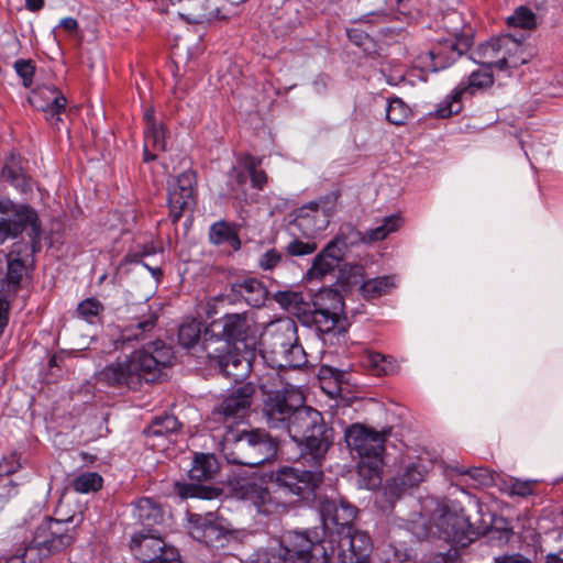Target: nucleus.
<instances>
[{
  "mask_svg": "<svg viewBox=\"0 0 563 563\" xmlns=\"http://www.w3.org/2000/svg\"><path fill=\"white\" fill-rule=\"evenodd\" d=\"M145 140L146 143H152L154 148L165 150L163 131L158 129L156 125H153V128L145 130Z\"/></svg>",
  "mask_w": 563,
  "mask_h": 563,
  "instance_id": "338daca9",
  "label": "nucleus"
},
{
  "mask_svg": "<svg viewBox=\"0 0 563 563\" xmlns=\"http://www.w3.org/2000/svg\"><path fill=\"white\" fill-rule=\"evenodd\" d=\"M35 543L44 545L45 553L63 552L76 541L78 532L73 518L66 520L46 517L35 529Z\"/></svg>",
  "mask_w": 563,
  "mask_h": 563,
  "instance_id": "ddd939ff",
  "label": "nucleus"
},
{
  "mask_svg": "<svg viewBox=\"0 0 563 563\" xmlns=\"http://www.w3.org/2000/svg\"><path fill=\"white\" fill-rule=\"evenodd\" d=\"M472 43L473 38L467 34H454L452 37L439 41L428 53L432 71L450 67L470 51Z\"/></svg>",
  "mask_w": 563,
  "mask_h": 563,
  "instance_id": "dca6fc26",
  "label": "nucleus"
},
{
  "mask_svg": "<svg viewBox=\"0 0 563 563\" xmlns=\"http://www.w3.org/2000/svg\"><path fill=\"white\" fill-rule=\"evenodd\" d=\"M29 246L24 243H13L11 251L7 254L8 271L2 276L0 271V284L7 282L9 289L18 290L21 280L26 273V257L29 256Z\"/></svg>",
  "mask_w": 563,
  "mask_h": 563,
  "instance_id": "5701e85b",
  "label": "nucleus"
},
{
  "mask_svg": "<svg viewBox=\"0 0 563 563\" xmlns=\"http://www.w3.org/2000/svg\"><path fill=\"white\" fill-rule=\"evenodd\" d=\"M181 423L174 415L164 413L156 416L143 430L146 438H162L177 432Z\"/></svg>",
  "mask_w": 563,
  "mask_h": 563,
  "instance_id": "c9c22d12",
  "label": "nucleus"
},
{
  "mask_svg": "<svg viewBox=\"0 0 563 563\" xmlns=\"http://www.w3.org/2000/svg\"><path fill=\"white\" fill-rule=\"evenodd\" d=\"M319 512L323 526L321 539H334V534L345 536L363 532L354 528L358 509L344 498L324 497L319 503Z\"/></svg>",
  "mask_w": 563,
  "mask_h": 563,
  "instance_id": "9d476101",
  "label": "nucleus"
},
{
  "mask_svg": "<svg viewBox=\"0 0 563 563\" xmlns=\"http://www.w3.org/2000/svg\"><path fill=\"white\" fill-rule=\"evenodd\" d=\"M29 229L32 252H35L41 240V223L36 211L29 205L0 200V245L9 239L18 238Z\"/></svg>",
  "mask_w": 563,
  "mask_h": 563,
  "instance_id": "6e6552de",
  "label": "nucleus"
},
{
  "mask_svg": "<svg viewBox=\"0 0 563 563\" xmlns=\"http://www.w3.org/2000/svg\"><path fill=\"white\" fill-rule=\"evenodd\" d=\"M310 319L317 331L322 335H340L345 333L349 328L346 317H342L341 314L312 310L310 312Z\"/></svg>",
  "mask_w": 563,
  "mask_h": 563,
  "instance_id": "c756f323",
  "label": "nucleus"
},
{
  "mask_svg": "<svg viewBox=\"0 0 563 563\" xmlns=\"http://www.w3.org/2000/svg\"><path fill=\"white\" fill-rule=\"evenodd\" d=\"M221 452L230 464L256 467L275 457L278 443L261 429L228 427L220 442Z\"/></svg>",
  "mask_w": 563,
  "mask_h": 563,
  "instance_id": "39448f33",
  "label": "nucleus"
},
{
  "mask_svg": "<svg viewBox=\"0 0 563 563\" xmlns=\"http://www.w3.org/2000/svg\"><path fill=\"white\" fill-rule=\"evenodd\" d=\"M200 347L206 353L209 365L214 367L218 362H222L221 360L225 357V353L229 352L231 345L222 335H213L209 331L208 324L203 330Z\"/></svg>",
  "mask_w": 563,
  "mask_h": 563,
  "instance_id": "7c9ffc66",
  "label": "nucleus"
},
{
  "mask_svg": "<svg viewBox=\"0 0 563 563\" xmlns=\"http://www.w3.org/2000/svg\"><path fill=\"white\" fill-rule=\"evenodd\" d=\"M275 300L285 309H296L302 301V295L296 291H277L275 295Z\"/></svg>",
  "mask_w": 563,
  "mask_h": 563,
  "instance_id": "bf43d9fd",
  "label": "nucleus"
},
{
  "mask_svg": "<svg viewBox=\"0 0 563 563\" xmlns=\"http://www.w3.org/2000/svg\"><path fill=\"white\" fill-rule=\"evenodd\" d=\"M287 253L290 256H303L309 255L316 252L317 243L316 242H303L299 239H294L286 246Z\"/></svg>",
  "mask_w": 563,
  "mask_h": 563,
  "instance_id": "13d9d810",
  "label": "nucleus"
},
{
  "mask_svg": "<svg viewBox=\"0 0 563 563\" xmlns=\"http://www.w3.org/2000/svg\"><path fill=\"white\" fill-rule=\"evenodd\" d=\"M412 115L409 106L400 98L389 99L386 108V120L394 125H404Z\"/></svg>",
  "mask_w": 563,
  "mask_h": 563,
  "instance_id": "c03bdc74",
  "label": "nucleus"
},
{
  "mask_svg": "<svg viewBox=\"0 0 563 563\" xmlns=\"http://www.w3.org/2000/svg\"><path fill=\"white\" fill-rule=\"evenodd\" d=\"M2 177L21 192L32 189L31 179L22 172L13 161L7 163L1 172Z\"/></svg>",
  "mask_w": 563,
  "mask_h": 563,
  "instance_id": "a18cd8bd",
  "label": "nucleus"
},
{
  "mask_svg": "<svg viewBox=\"0 0 563 563\" xmlns=\"http://www.w3.org/2000/svg\"><path fill=\"white\" fill-rule=\"evenodd\" d=\"M224 2L225 0H188L180 5L178 14L192 24L227 20L231 12Z\"/></svg>",
  "mask_w": 563,
  "mask_h": 563,
  "instance_id": "f3484780",
  "label": "nucleus"
},
{
  "mask_svg": "<svg viewBox=\"0 0 563 563\" xmlns=\"http://www.w3.org/2000/svg\"><path fill=\"white\" fill-rule=\"evenodd\" d=\"M46 549L44 545L35 543V534L27 547L23 549L21 554H18L23 563H42L44 559L51 556V553H45Z\"/></svg>",
  "mask_w": 563,
  "mask_h": 563,
  "instance_id": "5fc2aeb1",
  "label": "nucleus"
},
{
  "mask_svg": "<svg viewBox=\"0 0 563 563\" xmlns=\"http://www.w3.org/2000/svg\"><path fill=\"white\" fill-rule=\"evenodd\" d=\"M302 466H305L301 463ZM322 465H308L309 470L297 466H282L269 475L272 485L284 494L295 496L297 500L310 501L316 498L318 488L323 482Z\"/></svg>",
  "mask_w": 563,
  "mask_h": 563,
  "instance_id": "0eeeda50",
  "label": "nucleus"
},
{
  "mask_svg": "<svg viewBox=\"0 0 563 563\" xmlns=\"http://www.w3.org/2000/svg\"><path fill=\"white\" fill-rule=\"evenodd\" d=\"M14 69L21 77L24 87H30L35 74V65L32 59H18L14 62Z\"/></svg>",
  "mask_w": 563,
  "mask_h": 563,
  "instance_id": "4d7b16f0",
  "label": "nucleus"
},
{
  "mask_svg": "<svg viewBox=\"0 0 563 563\" xmlns=\"http://www.w3.org/2000/svg\"><path fill=\"white\" fill-rule=\"evenodd\" d=\"M65 110L66 107L57 108V106L55 104V107H53L52 109L43 111L45 113L46 121L53 129L59 130L62 114L65 112Z\"/></svg>",
  "mask_w": 563,
  "mask_h": 563,
  "instance_id": "774afa93",
  "label": "nucleus"
},
{
  "mask_svg": "<svg viewBox=\"0 0 563 563\" xmlns=\"http://www.w3.org/2000/svg\"><path fill=\"white\" fill-rule=\"evenodd\" d=\"M103 478L97 472H84L71 481V487L76 493H96L102 488Z\"/></svg>",
  "mask_w": 563,
  "mask_h": 563,
  "instance_id": "37998d69",
  "label": "nucleus"
},
{
  "mask_svg": "<svg viewBox=\"0 0 563 563\" xmlns=\"http://www.w3.org/2000/svg\"><path fill=\"white\" fill-rule=\"evenodd\" d=\"M264 396L263 413L269 428H284L296 408L303 402L299 391L289 388L273 390L267 384L261 385Z\"/></svg>",
  "mask_w": 563,
  "mask_h": 563,
  "instance_id": "f8f14e48",
  "label": "nucleus"
},
{
  "mask_svg": "<svg viewBox=\"0 0 563 563\" xmlns=\"http://www.w3.org/2000/svg\"><path fill=\"white\" fill-rule=\"evenodd\" d=\"M173 357L172 349L157 340L134 351L130 356L106 365L97 374V379L112 387L137 389L143 380H156L162 369L172 365Z\"/></svg>",
  "mask_w": 563,
  "mask_h": 563,
  "instance_id": "f03ea898",
  "label": "nucleus"
},
{
  "mask_svg": "<svg viewBox=\"0 0 563 563\" xmlns=\"http://www.w3.org/2000/svg\"><path fill=\"white\" fill-rule=\"evenodd\" d=\"M220 471V464L214 454L196 453L192 460L191 468L188 472L191 483H175V493L183 499L200 498L216 499L222 494V489L202 485L201 482H210L216 478Z\"/></svg>",
  "mask_w": 563,
  "mask_h": 563,
  "instance_id": "1a4fd4ad",
  "label": "nucleus"
},
{
  "mask_svg": "<svg viewBox=\"0 0 563 563\" xmlns=\"http://www.w3.org/2000/svg\"><path fill=\"white\" fill-rule=\"evenodd\" d=\"M347 245L343 239L335 238L320 252L325 256V258H330L332 262H338L340 265L341 261L344 258Z\"/></svg>",
  "mask_w": 563,
  "mask_h": 563,
  "instance_id": "6e6d98bb",
  "label": "nucleus"
},
{
  "mask_svg": "<svg viewBox=\"0 0 563 563\" xmlns=\"http://www.w3.org/2000/svg\"><path fill=\"white\" fill-rule=\"evenodd\" d=\"M284 258L282 252L276 249H271L263 253L258 258V266L263 271H272L277 267Z\"/></svg>",
  "mask_w": 563,
  "mask_h": 563,
  "instance_id": "052dcab7",
  "label": "nucleus"
},
{
  "mask_svg": "<svg viewBox=\"0 0 563 563\" xmlns=\"http://www.w3.org/2000/svg\"><path fill=\"white\" fill-rule=\"evenodd\" d=\"M493 84V73L485 68L472 71L470 76L466 79H462L457 86L465 96L472 97L477 92L490 88Z\"/></svg>",
  "mask_w": 563,
  "mask_h": 563,
  "instance_id": "72a5a7b5",
  "label": "nucleus"
},
{
  "mask_svg": "<svg viewBox=\"0 0 563 563\" xmlns=\"http://www.w3.org/2000/svg\"><path fill=\"white\" fill-rule=\"evenodd\" d=\"M231 294L234 300L242 299L251 307L261 308L265 305L268 290L262 282L250 277L231 284Z\"/></svg>",
  "mask_w": 563,
  "mask_h": 563,
  "instance_id": "393cba45",
  "label": "nucleus"
},
{
  "mask_svg": "<svg viewBox=\"0 0 563 563\" xmlns=\"http://www.w3.org/2000/svg\"><path fill=\"white\" fill-rule=\"evenodd\" d=\"M299 24L300 21L297 12L288 9H284L271 21L272 30L277 36L288 35L296 30Z\"/></svg>",
  "mask_w": 563,
  "mask_h": 563,
  "instance_id": "79ce46f5",
  "label": "nucleus"
},
{
  "mask_svg": "<svg viewBox=\"0 0 563 563\" xmlns=\"http://www.w3.org/2000/svg\"><path fill=\"white\" fill-rule=\"evenodd\" d=\"M341 197V191L339 189H334L327 195L320 197L318 201H310L309 203L298 208L295 213V222L298 227H305L310 222L309 212H317L320 208L325 213V216H330L334 212L338 200Z\"/></svg>",
  "mask_w": 563,
  "mask_h": 563,
  "instance_id": "bb28decb",
  "label": "nucleus"
},
{
  "mask_svg": "<svg viewBox=\"0 0 563 563\" xmlns=\"http://www.w3.org/2000/svg\"><path fill=\"white\" fill-rule=\"evenodd\" d=\"M263 343L275 354L286 353V350L297 341V328L291 320L273 322L263 335Z\"/></svg>",
  "mask_w": 563,
  "mask_h": 563,
  "instance_id": "412c9836",
  "label": "nucleus"
},
{
  "mask_svg": "<svg viewBox=\"0 0 563 563\" xmlns=\"http://www.w3.org/2000/svg\"><path fill=\"white\" fill-rule=\"evenodd\" d=\"M477 521L484 526L482 536H487L489 542L498 547L509 542L514 536L512 527L509 521L504 517H498L488 510V507L483 504V509L477 514Z\"/></svg>",
  "mask_w": 563,
  "mask_h": 563,
  "instance_id": "aec40b11",
  "label": "nucleus"
},
{
  "mask_svg": "<svg viewBox=\"0 0 563 563\" xmlns=\"http://www.w3.org/2000/svg\"><path fill=\"white\" fill-rule=\"evenodd\" d=\"M313 310L342 316L344 310L343 297L335 289H322L314 297Z\"/></svg>",
  "mask_w": 563,
  "mask_h": 563,
  "instance_id": "f704fd0d",
  "label": "nucleus"
},
{
  "mask_svg": "<svg viewBox=\"0 0 563 563\" xmlns=\"http://www.w3.org/2000/svg\"><path fill=\"white\" fill-rule=\"evenodd\" d=\"M254 394L255 386L252 383L234 388L219 405L218 413L223 416L225 420L244 419L250 411Z\"/></svg>",
  "mask_w": 563,
  "mask_h": 563,
  "instance_id": "6ab92c4d",
  "label": "nucleus"
},
{
  "mask_svg": "<svg viewBox=\"0 0 563 563\" xmlns=\"http://www.w3.org/2000/svg\"><path fill=\"white\" fill-rule=\"evenodd\" d=\"M362 364L375 376L394 375L399 371V365L393 356L379 352L365 353Z\"/></svg>",
  "mask_w": 563,
  "mask_h": 563,
  "instance_id": "2f4dec72",
  "label": "nucleus"
},
{
  "mask_svg": "<svg viewBox=\"0 0 563 563\" xmlns=\"http://www.w3.org/2000/svg\"><path fill=\"white\" fill-rule=\"evenodd\" d=\"M222 361L223 362H218L214 366L221 374H223L225 377L233 378L235 382L244 377L245 372L239 373L236 371L240 366L243 365V361L235 352L234 346L229 349V352L225 353V357H223Z\"/></svg>",
  "mask_w": 563,
  "mask_h": 563,
  "instance_id": "de8ad7c7",
  "label": "nucleus"
},
{
  "mask_svg": "<svg viewBox=\"0 0 563 563\" xmlns=\"http://www.w3.org/2000/svg\"><path fill=\"white\" fill-rule=\"evenodd\" d=\"M507 25L525 30H534L538 25L537 15L527 7H518L514 13L507 18Z\"/></svg>",
  "mask_w": 563,
  "mask_h": 563,
  "instance_id": "09e8293b",
  "label": "nucleus"
},
{
  "mask_svg": "<svg viewBox=\"0 0 563 563\" xmlns=\"http://www.w3.org/2000/svg\"><path fill=\"white\" fill-rule=\"evenodd\" d=\"M262 164V159L252 155H246L243 159V166L249 173L252 186L258 190H262L267 183V175L258 166Z\"/></svg>",
  "mask_w": 563,
  "mask_h": 563,
  "instance_id": "3c124183",
  "label": "nucleus"
},
{
  "mask_svg": "<svg viewBox=\"0 0 563 563\" xmlns=\"http://www.w3.org/2000/svg\"><path fill=\"white\" fill-rule=\"evenodd\" d=\"M283 429L297 443L299 462L303 465H320L333 444V428L329 427L322 415L303 402L289 417Z\"/></svg>",
  "mask_w": 563,
  "mask_h": 563,
  "instance_id": "7ed1b4c3",
  "label": "nucleus"
},
{
  "mask_svg": "<svg viewBox=\"0 0 563 563\" xmlns=\"http://www.w3.org/2000/svg\"><path fill=\"white\" fill-rule=\"evenodd\" d=\"M401 224V218L393 214L385 217L382 223L375 228L367 230L364 234L363 241L378 242L386 239L390 233L397 231Z\"/></svg>",
  "mask_w": 563,
  "mask_h": 563,
  "instance_id": "ea45409f",
  "label": "nucleus"
},
{
  "mask_svg": "<svg viewBox=\"0 0 563 563\" xmlns=\"http://www.w3.org/2000/svg\"><path fill=\"white\" fill-rule=\"evenodd\" d=\"M142 254H140L139 251L136 252H129L123 257L124 264H142L144 267H146L151 274L156 278L159 279V277L163 275V271L159 267H151L146 263L142 262Z\"/></svg>",
  "mask_w": 563,
  "mask_h": 563,
  "instance_id": "69168bd1",
  "label": "nucleus"
},
{
  "mask_svg": "<svg viewBox=\"0 0 563 563\" xmlns=\"http://www.w3.org/2000/svg\"><path fill=\"white\" fill-rule=\"evenodd\" d=\"M29 102L34 109L42 112L52 109L55 104L57 108H63L67 104L63 92L56 87L47 85L40 86L32 90Z\"/></svg>",
  "mask_w": 563,
  "mask_h": 563,
  "instance_id": "c85d7f7f",
  "label": "nucleus"
},
{
  "mask_svg": "<svg viewBox=\"0 0 563 563\" xmlns=\"http://www.w3.org/2000/svg\"><path fill=\"white\" fill-rule=\"evenodd\" d=\"M135 310L129 324L120 331L118 342L121 344L146 339L157 325L158 314L146 302L139 303Z\"/></svg>",
  "mask_w": 563,
  "mask_h": 563,
  "instance_id": "a211bd4d",
  "label": "nucleus"
},
{
  "mask_svg": "<svg viewBox=\"0 0 563 563\" xmlns=\"http://www.w3.org/2000/svg\"><path fill=\"white\" fill-rule=\"evenodd\" d=\"M104 307L97 298H87L77 306V314L90 324H95L100 320Z\"/></svg>",
  "mask_w": 563,
  "mask_h": 563,
  "instance_id": "8fccbe9b",
  "label": "nucleus"
},
{
  "mask_svg": "<svg viewBox=\"0 0 563 563\" xmlns=\"http://www.w3.org/2000/svg\"><path fill=\"white\" fill-rule=\"evenodd\" d=\"M496 47L498 48L497 69L517 68L526 63L522 56L523 47L521 41L510 34L497 36Z\"/></svg>",
  "mask_w": 563,
  "mask_h": 563,
  "instance_id": "b1692460",
  "label": "nucleus"
},
{
  "mask_svg": "<svg viewBox=\"0 0 563 563\" xmlns=\"http://www.w3.org/2000/svg\"><path fill=\"white\" fill-rule=\"evenodd\" d=\"M446 472L455 473L459 475H468L481 485H486L492 481L489 471L485 467H463L459 465H450Z\"/></svg>",
  "mask_w": 563,
  "mask_h": 563,
  "instance_id": "864d4df0",
  "label": "nucleus"
},
{
  "mask_svg": "<svg viewBox=\"0 0 563 563\" xmlns=\"http://www.w3.org/2000/svg\"><path fill=\"white\" fill-rule=\"evenodd\" d=\"M427 468L419 462H412L405 466L401 474L394 478L395 486L400 489L418 486L426 477Z\"/></svg>",
  "mask_w": 563,
  "mask_h": 563,
  "instance_id": "4c0bfd02",
  "label": "nucleus"
},
{
  "mask_svg": "<svg viewBox=\"0 0 563 563\" xmlns=\"http://www.w3.org/2000/svg\"><path fill=\"white\" fill-rule=\"evenodd\" d=\"M482 509L479 499L465 492H462V499H448L438 508L434 518L439 539L457 547H466L477 540L484 529L476 517Z\"/></svg>",
  "mask_w": 563,
  "mask_h": 563,
  "instance_id": "20e7f679",
  "label": "nucleus"
},
{
  "mask_svg": "<svg viewBox=\"0 0 563 563\" xmlns=\"http://www.w3.org/2000/svg\"><path fill=\"white\" fill-rule=\"evenodd\" d=\"M465 95L456 86L450 95H448L442 102L439 103L435 115L440 119L450 118L453 114H457L462 111V99Z\"/></svg>",
  "mask_w": 563,
  "mask_h": 563,
  "instance_id": "49530a36",
  "label": "nucleus"
},
{
  "mask_svg": "<svg viewBox=\"0 0 563 563\" xmlns=\"http://www.w3.org/2000/svg\"><path fill=\"white\" fill-rule=\"evenodd\" d=\"M393 288H395L394 277L380 276L363 282L360 291L364 299L371 300L387 295Z\"/></svg>",
  "mask_w": 563,
  "mask_h": 563,
  "instance_id": "e433bc0d",
  "label": "nucleus"
},
{
  "mask_svg": "<svg viewBox=\"0 0 563 563\" xmlns=\"http://www.w3.org/2000/svg\"><path fill=\"white\" fill-rule=\"evenodd\" d=\"M158 556L159 558L154 563H180L178 550L175 547L167 545L164 541Z\"/></svg>",
  "mask_w": 563,
  "mask_h": 563,
  "instance_id": "0e129e2a",
  "label": "nucleus"
},
{
  "mask_svg": "<svg viewBox=\"0 0 563 563\" xmlns=\"http://www.w3.org/2000/svg\"><path fill=\"white\" fill-rule=\"evenodd\" d=\"M133 517L144 527H152L161 522L163 511L159 505L151 498L143 497L133 504Z\"/></svg>",
  "mask_w": 563,
  "mask_h": 563,
  "instance_id": "473e14b6",
  "label": "nucleus"
},
{
  "mask_svg": "<svg viewBox=\"0 0 563 563\" xmlns=\"http://www.w3.org/2000/svg\"><path fill=\"white\" fill-rule=\"evenodd\" d=\"M496 37H492L485 43L479 44L471 55V58L484 68H497L498 48L496 47Z\"/></svg>",
  "mask_w": 563,
  "mask_h": 563,
  "instance_id": "58836bf2",
  "label": "nucleus"
},
{
  "mask_svg": "<svg viewBox=\"0 0 563 563\" xmlns=\"http://www.w3.org/2000/svg\"><path fill=\"white\" fill-rule=\"evenodd\" d=\"M213 335H222L231 346L241 343L244 349L253 350L257 343L255 322L246 312L227 313L209 323Z\"/></svg>",
  "mask_w": 563,
  "mask_h": 563,
  "instance_id": "9b49d317",
  "label": "nucleus"
},
{
  "mask_svg": "<svg viewBox=\"0 0 563 563\" xmlns=\"http://www.w3.org/2000/svg\"><path fill=\"white\" fill-rule=\"evenodd\" d=\"M188 523V531L192 539L209 548H224L229 541L230 530L224 519L214 512L190 514Z\"/></svg>",
  "mask_w": 563,
  "mask_h": 563,
  "instance_id": "4468645a",
  "label": "nucleus"
},
{
  "mask_svg": "<svg viewBox=\"0 0 563 563\" xmlns=\"http://www.w3.org/2000/svg\"><path fill=\"white\" fill-rule=\"evenodd\" d=\"M241 224L236 222H229L219 220L213 222L208 232L209 242L224 251L238 252L241 250L242 242L240 239Z\"/></svg>",
  "mask_w": 563,
  "mask_h": 563,
  "instance_id": "4be33fe9",
  "label": "nucleus"
},
{
  "mask_svg": "<svg viewBox=\"0 0 563 563\" xmlns=\"http://www.w3.org/2000/svg\"><path fill=\"white\" fill-rule=\"evenodd\" d=\"M202 335L201 323L195 319L184 322L178 329V342L187 350L196 347Z\"/></svg>",
  "mask_w": 563,
  "mask_h": 563,
  "instance_id": "a19ab883",
  "label": "nucleus"
},
{
  "mask_svg": "<svg viewBox=\"0 0 563 563\" xmlns=\"http://www.w3.org/2000/svg\"><path fill=\"white\" fill-rule=\"evenodd\" d=\"M21 467L16 453H11L0 461V476H9Z\"/></svg>",
  "mask_w": 563,
  "mask_h": 563,
  "instance_id": "e2e57ef3",
  "label": "nucleus"
},
{
  "mask_svg": "<svg viewBox=\"0 0 563 563\" xmlns=\"http://www.w3.org/2000/svg\"><path fill=\"white\" fill-rule=\"evenodd\" d=\"M338 266V262H332L330 258H325L323 254L319 253L314 257L311 267L308 269L307 276L309 279H320L327 274L332 273Z\"/></svg>",
  "mask_w": 563,
  "mask_h": 563,
  "instance_id": "603ef678",
  "label": "nucleus"
},
{
  "mask_svg": "<svg viewBox=\"0 0 563 563\" xmlns=\"http://www.w3.org/2000/svg\"><path fill=\"white\" fill-rule=\"evenodd\" d=\"M163 540L151 534H134L130 542L133 555L142 563H154L159 556Z\"/></svg>",
  "mask_w": 563,
  "mask_h": 563,
  "instance_id": "cd10ccee",
  "label": "nucleus"
},
{
  "mask_svg": "<svg viewBox=\"0 0 563 563\" xmlns=\"http://www.w3.org/2000/svg\"><path fill=\"white\" fill-rule=\"evenodd\" d=\"M389 432L390 430L378 432L361 423H354L345 430L344 438L349 449L360 457V473L364 476L368 473L373 485L380 483L383 453Z\"/></svg>",
  "mask_w": 563,
  "mask_h": 563,
  "instance_id": "423d86ee",
  "label": "nucleus"
},
{
  "mask_svg": "<svg viewBox=\"0 0 563 563\" xmlns=\"http://www.w3.org/2000/svg\"><path fill=\"white\" fill-rule=\"evenodd\" d=\"M196 205V174L185 170L168 181L167 206L168 218L176 224L184 212Z\"/></svg>",
  "mask_w": 563,
  "mask_h": 563,
  "instance_id": "2eb2a0df",
  "label": "nucleus"
},
{
  "mask_svg": "<svg viewBox=\"0 0 563 563\" xmlns=\"http://www.w3.org/2000/svg\"><path fill=\"white\" fill-rule=\"evenodd\" d=\"M251 500L257 511L263 515L282 514L286 510V503L279 493L271 487L256 486L251 492Z\"/></svg>",
  "mask_w": 563,
  "mask_h": 563,
  "instance_id": "a878e982",
  "label": "nucleus"
},
{
  "mask_svg": "<svg viewBox=\"0 0 563 563\" xmlns=\"http://www.w3.org/2000/svg\"><path fill=\"white\" fill-rule=\"evenodd\" d=\"M285 355L287 363L291 367H299L305 364V352L300 344L295 341L289 349L286 350Z\"/></svg>",
  "mask_w": 563,
  "mask_h": 563,
  "instance_id": "680f3d73",
  "label": "nucleus"
},
{
  "mask_svg": "<svg viewBox=\"0 0 563 563\" xmlns=\"http://www.w3.org/2000/svg\"><path fill=\"white\" fill-rule=\"evenodd\" d=\"M319 539L316 531L288 530L279 538L282 563H371L373 543L365 531Z\"/></svg>",
  "mask_w": 563,
  "mask_h": 563,
  "instance_id": "f257e3e1",
  "label": "nucleus"
}]
</instances>
